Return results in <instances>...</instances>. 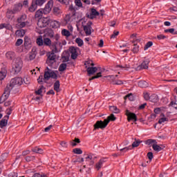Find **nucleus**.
I'll list each match as a JSON object with an SVG mask.
<instances>
[{"mask_svg":"<svg viewBox=\"0 0 177 177\" xmlns=\"http://www.w3.org/2000/svg\"><path fill=\"white\" fill-rule=\"evenodd\" d=\"M74 154H82V149L80 148H75L73 149Z\"/></svg>","mask_w":177,"mask_h":177,"instance_id":"obj_43","label":"nucleus"},{"mask_svg":"<svg viewBox=\"0 0 177 177\" xmlns=\"http://www.w3.org/2000/svg\"><path fill=\"white\" fill-rule=\"evenodd\" d=\"M26 20V16L21 15V17H18L17 19V23H21Z\"/></svg>","mask_w":177,"mask_h":177,"instance_id":"obj_49","label":"nucleus"},{"mask_svg":"<svg viewBox=\"0 0 177 177\" xmlns=\"http://www.w3.org/2000/svg\"><path fill=\"white\" fill-rule=\"evenodd\" d=\"M5 77H6V73L5 72L0 71V81H2V80H4Z\"/></svg>","mask_w":177,"mask_h":177,"instance_id":"obj_57","label":"nucleus"},{"mask_svg":"<svg viewBox=\"0 0 177 177\" xmlns=\"http://www.w3.org/2000/svg\"><path fill=\"white\" fill-rule=\"evenodd\" d=\"M67 68V64L62 63L59 65V71L63 72Z\"/></svg>","mask_w":177,"mask_h":177,"instance_id":"obj_35","label":"nucleus"},{"mask_svg":"<svg viewBox=\"0 0 177 177\" xmlns=\"http://www.w3.org/2000/svg\"><path fill=\"white\" fill-rule=\"evenodd\" d=\"M8 153H4L0 156V164H2L6 158H8Z\"/></svg>","mask_w":177,"mask_h":177,"instance_id":"obj_34","label":"nucleus"},{"mask_svg":"<svg viewBox=\"0 0 177 177\" xmlns=\"http://www.w3.org/2000/svg\"><path fill=\"white\" fill-rule=\"evenodd\" d=\"M69 52L71 53V59L75 60L78 57V53L77 52V48L74 46H71L69 48Z\"/></svg>","mask_w":177,"mask_h":177,"instance_id":"obj_11","label":"nucleus"},{"mask_svg":"<svg viewBox=\"0 0 177 177\" xmlns=\"http://www.w3.org/2000/svg\"><path fill=\"white\" fill-rule=\"evenodd\" d=\"M16 56V54L13 51H8L6 53V57L8 60H13Z\"/></svg>","mask_w":177,"mask_h":177,"instance_id":"obj_18","label":"nucleus"},{"mask_svg":"<svg viewBox=\"0 0 177 177\" xmlns=\"http://www.w3.org/2000/svg\"><path fill=\"white\" fill-rule=\"evenodd\" d=\"M52 8H53V0H50L43 10L44 15H48V13H50Z\"/></svg>","mask_w":177,"mask_h":177,"instance_id":"obj_8","label":"nucleus"},{"mask_svg":"<svg viewBox=\"0 0 177 177\" xmlns=\"http://www.w3.org/2000/svg\"><path fill=\"white\" fill-rule=\"evenodd\" d=\"M21 68H23V60L21 58L17 57L13 61L12 71L14 74H19L21 71Z\"/></svg>","mask_w":177,"mask_h":177,"instance_id":"obj_2","label":"nucleus"},{"mask_svg":"<svg viewBox=\"0 0 177 177\" xmlns=\"http://www.w3.org/2000/svg\"><path fill=\"white\" fill-rule=\"evenodd\" d=\"M75 3L78 8H82V2H81V0H75Z\"/></svg>","mask_w":177,"mask_h":177,"instance_id":"obj_53","label":"nucleus"},{"mask_svg":"<svg viewBox=\"0 0 177 177\" xmlns=\"http://www.w3.org/2000/svg\"><path fill=\"white\" fill-rule=\"evenodd\" d=\"M26 161H27V162H30L31 161H34V160H35V156H26L25 158Z\"/></svg>","mask_w":177,"mask_h":177,"instance_id":"obj_46","label":"nucleus"},{"mask_svg":"<svg viewBox=\"0 0 177 177\" xmlns=\"http://www.w3.org/2000/svg\"><path fill=\"white\" fill-rule=\"evenodd\" d=\"M46 78H53V80H57V74H56L55 71H51L48 76L46 75Z\"/></svg>","mask_w":177,"mask_h":177,"instance_id":"obj_29","label":"nucleus"},{"mask_svg":"<svg viewBox=\"0 0 177 177\" xmlns=\"http://www.w3.org/2000/svg\"><path fill=\"white\" fill-rule=\"evenodd\" d=\"M33 1L37 5V6H42L46 0H33Z\"/></svg>","mask_w":177,"mask_h":177,"instance_id":"obj_38","label":"nucleus"},{"mask_svg":"<svg viewBox=\"0 0 177 177\" xmlns=\"http://www.w3.org/2000/svg\"><path fill=\"white\" fill-rule=\"evenodd\" d=\"M125 115L127 117V121H129V122L131 121H133L134 122H136V121H138V116H136V114L129 111V110L128 109L126 110Z\"/></svg>","mask_w":177,"mask_h":177,"instance_id":"obj_6","label":"nucleus"},{"mask_svg":"<svg viewBox=\"0 0 177 177\" xmlns=\"http://www.w3.org/2000/svg\"><path fill=\"white\" fill-rule=\"evenodd\" d=\"M17 26L19 28H24V27H26V22L25 21L19 22Z\"/></svg>","mask_w":177,"mask_h":177,"instance_id":"obj_54","label":"nucleus"},{"mask_svg":"<svg viewBox=\"0 0 177 177\" xmlns=\"http://www.w3.org/2000/svg\"><path fill=\"white\" fill-rule=\"evenodd\" d=\"M42 89H45L44 86H41L40 88L35 91L36 95H40L41 96H42Z\"/></svg>","mask_w":177,"mask_h":177,"instance_id":"obj_48","label":"nucleus"},{"mask_svg":"<svg viewBox=\"0 0 177 177\" xmlns=\"http://www.w3.org/2000/svg\"><path fill=\"white\" fill-rule=\"evenodd\" d=\"M151 46H153V41H148L144 47V50H147V48H151Z\"/></svg>","mask_w":177,"mask_h":177,"instance_id":"obj_45","label":"nucleus"},{"mask_svg":"<svg viewBox=\"0 0 177 177\" xmlns=\"http://www.w3.org/2000/svg\"><path fill=\"white\" fill-rule=\"evenodd\" d=\"M165 121H168V118H161L158 120V124H162V122H165Z\"/></svg>","mask_w":177,"mask_h":177,"instance_id":"obj_63","label":"nucleus"},{"mask_svg":"<svg viewBox=\"0 0 177 177\" xmlns=\"http://www.w3.org/2000/svg\"><path fill=\"white\" fill-rule=\"evenodd\" d=\"M104 162H106V158H104L100 159L98 161V162L96 163L95 168L97 169V171H99L100 169V168H102V166L103 165Z\"/></svg>","mask_w":177,"mask_h":177,"instance_id":"obj_19","label":"nucleus"},{"mask_svg":"<svg viewBox=\"0 0 177 177\" xmlns=\"http://www.w3.org/2000/svg\"><path fill=\"white\" fill-rule=\"evenodd\" d=\"M124 100L129 99L130 102H133L135 98L133 97V95L132 93L127 94L126 96L124 97Z\"/></svg>","mask_w":177,"mask_h":177,"instance_id":"obj_33","label":"nucleus"},{"mask_svg":"<svg viewBox=\"0 0 177 177\" xmlns=\"http://www.w3.org/2000/svg\"><path fill=\"white\" fill-rule=\"evenodd\" d=\"M4 28H6V30H9L10 31L12 27V25H10V24H4Z\"/></svg>","mask_w":177,"mask_h":177,"instance_id":"obj_60","label":"nucleus"},{"mask_svg":"<svg viewBox=\"0 0 177 177\" xmlns=\"http://www.w3.org/2000/svg\"><path fill=\"white\" fill-rule=\"evenodd\" d=\"M165 32H170V34H174L175 29L174 28L166 29L165 30Z\"/></svg>","mask_w":177,"mask_h":177,"instance_id":"obj_62","label":"nucleus"},{"mask_svg":"<svg viewBox=\"0 0 177 177\" xmlns=\"http://www.w3.org/2000/svg\"><path fill=\"white\" fill-rule=\"evenodd\" d=\"M51 49V53H59V50H57V41H54L50 44V46H48Z\"/></svg>","mask_w":177,"mask_h":177,"instance_id":"obj_13","label":"nucleus"},{"mask_svg":"<svg viewBox=\"0 0 177 177\" xmlns=\"http://www.w3.org/2000/svg\"><path fill=\"white\" fill-rule=\"evenodd\" d=\"M56 53L48 52L46 54L47 59H46V64L49 66L51 68H56L55 67V64H56Z\"/></svg>","mask_w":177,"mask_h":177,"instance_id":"obj_3","label":"nucleus"},{"mask_svg":"<svg viewBox=\"0 0 177 177\" xmlns=\"http://www.w3.org/2000/svg\"><path fill=\"white\" fill-rule=\"evenodd\" d=\"M21 9H23V3H19L14 6L12 10L14 11V13H17V12H20V10H21Z\"/></svg>","mask_w":177,"mask_h":177,"instance_id":"obj_15","label":"nucleus"},{"mask_svg":"<svg viewBox=\"0 0 177 177\" xmlns=\"http://www.w3.org/2000/svg\"><path fill=\"white\" fill-rule=\"evenodd\" d=\"M131 51L133 53H138L139 52V46L138 44H133V48H132Z\"/></svg>","mask_w":177,"mask_h":177,"instance_id":"obj_42","label":"nucleus"},{"mask_svg":"<svg viewBox=\"0 0 177 177\" xmlns=\"http://www.w3.org/2000/svg\"><path fill=\"white\" fill-rule=\"evenodd\" d=\"M38 6L35 3L34 0H32L30 6L28 8V12L34 13L37 10Z\"/></svg>","mask_w":177,"mask_h":177,"instance_id":"obj_14","label":"nucleus"},{"mask_svg":"<svg viewBox=\"0 0 177 177\" xmlns=\"http://www.w3.org/2000/svg\"><path fill=\"white\" fill-rule=\"evenodd\" d=\"M62 34L64 35V37H70V35H71L70 31L66 29H63L62 30Z\"/></svg>","mask_w":177,"mask_h":177,"instance_id":"obj_39","label":"nucleus"},{"mask_svg":"<svg viewBox=\"0 0 177 177\" xmlns=\"http://www.w3.org/2000/svg\"><path fill=\"white\" fill-rule=\"evenodd\" d=\"M50 26L52 28H59L60 27V22L50 19Z\"/></svg>","mask_w":177,"mask_h":177,"instance_id":"obj_16","label":"nucleus"},{"mask_svg":"<svg viewBox=\"0 0 177 177\" xmlns=\"http://www.w3.org/2000/svg\"><path fill=\"white\" fill-rule=\"evenodd\" d=\"M42 15H44V12H42V10L39 9L38 10L36 11L35 15V19H41L42 17Z\"/></svg>","mask_w":177,"mask_h":177,"instance_id":"obj_25","label":"nucleus"},{"mask_svg":"<svg viewBox=\"0 0 177 177\" xmlns=\"http://www.w3.org/2000/svg\"><path fill=\"white\" fill-rule=\"evenodd\" d=\"M59 89H60V82L59 80H57L54 83V91H56V92H59Z\"/></svg>","mask_w":177,"mask_h":177,"instance_id":"obj_31","label":"nucleus"},{"mask_svg":"<svg viewBox=\"0 0 177 177\" xmlns=\"http://www.w3.org/2000/svg\"><path fill=\"white\" fill-rule=\"evenodd\" d=\"M140 143H142V141L140 140L135 138V141L132 144V147H138Z\"/></svg>","mask_w":177,"mask_h":177,"instance_id":"obj_37","label":"nucleus"},{"mask_svg":"<svg viewBox=\"0 0 177 177\" xmlns=\"http://www.w3.org/2000/svg\"><path fill=\"white\" fill-rule=\"evenodd\" d=\"M152 148L154 150V151H161V150H163L164 148H162L161 146L157 145V144H153L152 145Z\"/></svg>","mask_w":177,"mask_h":177,"instance_id":"obj_28","label":"nucleus"},{"mask_svg":"<svg viewBox=\"0 0 177 177\" xmlns=\"http://www.w3.org/2000/svg\"><path fill=\"white\" fill-rule=\"evenodd\" d=\"M69 10L72 12V16H77V13L75 12V8L73 5L69 6Z\"/></svg>","mask_w":177,"mask_h":177,"instance_id":"obj_44","label":"nucleus"},{"mask_svg":"<svg viewBox=\"0 0 177 177\" xmlns=\"http://www.w3.org/2000/svg\"><path fill=\"white\" fill-rule=\"evenodd\" d=\"M32 151H33V153H37V154H42V153H44V149L38 147H35L32 149Z\"/></svg>","mask_w":177,"mask_h":177,"instance_id":"obj_26","label":"nucleus"},{"mask_svg":"<svg viewBox=\"0 0 177 177\" xmlns=\"http://www.w3.org/2000/svg\"><path fill=\"white\" fill-rule=\"evenodd\" d=\"M43 44L46 45V46H49L52 44V40L48 37H46L43 40Z\"/></svg>","mask_w":177,"mask_h":177,"instance_id":"obj_32","label":"nucleus"},{"mask_svg":"<svg viewBox=\"0 0 177 177\" xmlns=\"http://www.w3.org/2000/svg\"><path fill=\"white\" fill-rule=\"evenodd\" d=\"M50 23V18L49 17L39 18L37 21V26L39 28H45L47 26H49Z\"/></svg>","mask_w":177,"mask_h":177,"instance_id":"obj_5","label":"nucleus"},{"mask_svg":"<svg viewBox=\"0 0 177 177\" xmlns=\"http://www.w3.org/2000/svg\"><path fill=\"white\" fill-rule=\"evenodd\" d=\"M10 95V90L8 88H5L3 94L0 97V104H2V103H3V102H5L8 99V97H9Z\"/></svg>","mask_w":177,"mask_h":177,"instance_id":"obj_10","label":"nucleus"},{"mask_svg":"<svg viewBox=\"0 0 177 177\" xmlns=\"http://www.w3.org/2000/svg\"><path fill=\"white\" fill-rule=\"evenodd\" d=\"M86 71H87L88 75H92V74H95V73H96L97 71V68L93 67V66L88 67V68H87Z\"/></svg>","mask_w":177,"mask_h":177,"instance_id":"obj_20","label":"nucleus"},{"mask_svg":"<svg viewBox=\"0 0 177 177\" xmlns=\"http://www.w3.org/2000/svg\"><path fill=\"white\" fill-rule=\"evenodd\" d=\"M92 24H93V23L90 21L86 24V25H82L86 35H91V34H92Z\"/></svg>","mask_w":177,"mask_h":177,"instance_id":"obj_7","label":"nucleus"},{"mask_svg":"<svg viewBox=\"0 0 177 177\" xmlns=\"http://www.w3.org/2000/svg\"><path fill=\"white\" fill-rule=\"evenodd\" d=\"M75 42L77 44L78 46H82L84 45V40L80 37L76 38Z\"/></svg>","mask_w":177,"mask_h":177,"instance_id":"obj_40","label":"nucleus"},{"mask_svg":"<svg viewBox=\"0 0 177 177\" xmlns=\"http://www.w3.org/2000/svg\"><path fill=\"white\" fill-rule=\"evenodd\" d=\"M149 102L157 103V102H158V96L156 94L151 95L149 97Z\"/></svg>","mask_w":177,"mask_h":177,"instance_id":"obj_23","label":"nucleus"},{"mask_svg":"<svg viewBox=\"0 0 177 177\" xmlns=\"http://www.w3.org/2000/svg\"><path fill=\"white\" fill-rule=\"evenodd\" d=\"M91 14L95 16H99V15H100V13L97 12L95 8H91Z\"/></svg>","mask_w":177,"mask_h":177,"instance_id":"obj_55","label":"nucleus"},{"mask_svg":"<svg viewBox=\"0 0 177 177\" xmlns=\"http://www.w3.org/2000/svg\"><path fill=\"white\" fill-rule=\"evenodd\" d=\"M53 12L55 15H60V8L59 7H55L53 8Z\"/></svg>","mask_w":177,"mask_h":177,"instance_id":"obj_56","label":"nucleus"},{"mask_svg":"<svg viewBox=\"0 0 177 177\" xmlns=\"http://www.w3.org/2000/svg\"><path fill=\"white\" fill-rule=\"evenodd\" d=\"M23 44V39H18L15 43V46H20Z\"/></svg>","mask_w":177,"mask_h":177,"instance_id":"obj_59","label":"nucleus"},{"mask_svg":"<svg viewBox=\"0 0 177 177\" xmlns=\"http://www.w3.org/2000/svg\"><path fill=\"white\" fill-rule=\"evenodd\" d=\"M62 62L63 63H67V62H69L70 60V57L69 56H62Z\"/></svg>","mask_w":177,"mask_h":177,"instance_id":"obj_52","label":"nucleus"},{"mask_svg":"<svg viewBox=\"0 0 177 177\" xmlns=\"http://www.w3.org/2000/svg\"><path fill=\"white\" fill-rule=\"evenodd\" d=\"M8 121H9V115H5L0 121V128H5L8 125Z\"/></svg>","mask_w":177,"mask_h":177,"instance_id":"obj_12","label":"nucleus"},{"mask_svg":"<svg viewBox=\"0 0 177 177\" xmlns=\"http://www.w3.org/2000/svg\"><path fill=\"white\" fill-rule=\"evenodd\" d=\"M149 62L148 60L144 61L140 66H138L137 70L149 68Z\"/></svg>","mask_w":177,"mask_h":177,"instance_id":"obj_17","label":"nucleus"},{"mask_svg":"<svg viewBox=\"0 0 177 177\" xmlns=\"http://www.w3.org/2000/svg\"><path fill=\"white\" fill-rule=\"evenodd\" d=\"M147 157H148L149 161H151L154 158V155H153V152H148Z\"/></svg>","mask_w":177,"mask_h":177,"instance_id":"obj_50","label":"nucleus"},{"mask_svg":"<svg viewBox=\"0 0 177 177\" xmlns=\"http://www.w3.org/2000/svg\"><path fill=\"white\" fill-rule=\"evenodd\" d=\"M58 2H60V3H62L63 5H68L70 0H57Z\"/></svg>","mask_w":177,"mask_h":177,"instance_id":"obj_58","label":"nucleus"},{"mask_svg":"<svg viewBox=\"0 0 177 177\" xmlns=\"http://www.w3.org/2000/svg\"><path fill=\"white\" fill-rule=\"evenodd\" d=\"M145 100H150V94L149 93H144Z\"/></svg>","mask_w":177,"mask_h":177,"instance_id":"obj_61","label":"nucleus"},{"mask_svg":"<svg viewBox=\"0 0 177 177\" xmlns=\"http://www.w3.org/2000/svg\"><path fill=\"white\" fill-rule=\"evenodd\" d=\"M115 120H117V118H115L114 114L111 113L106 119L104 120V121H97L94 124V129H104V128L109 125V122H110V121H115Z\"/></svg>","mask_w":177,"mask_h":177,"instance_id":"obj_1","label":"nucleus"},{"mask_svg":"<svg viewBox=\"0 0 177 177\" xmlns=\"http://www.w3.org/2000/svg\"><path fill=\"white\" fill-rule=\"evenodd\" d=\"M169 107H174L176 110H177V104L176 102L171 101L169 104Z\"/></svg>","mask_w":177,"mask_h":177,"instance_id":"obj_51","label":"nucleus"},{"mask_svg":"<svg viewBox=\"0 0 177 177\" xmlns=\"http://www.w3.org/2000/svg\"><path fill=\"white\" fill-rule=\"evenodd\" d=\"M21 84H23V79L21 77H15L11 80L9 84H7L6 89H9L10 92L15 86L21 85Z\"/></svg>","mask_w":177,"mask_h":177,"instance_id":"obj_4","label":"nucleus"},{"mask_svg":"<svg viewBox=\"0 0 177 177\" xmlns=\"http://www.w3.org/2000/svg\"><path fill=\"white\" fill-rule=\"evenodd\" d=\"M96 156L93 153H89L87 157H86V161L88 163V165H93L95 164V160H96Z\"/></svg>","mask_w":177,"mask_h":177,"instance_id":"obj_9","label":"nucleus"},{"mask_svg":"<svg viewBox=\"0 0 177 177\" xmlns=\"http://www.w3.org/2000/svg\"><path fill=\"white\" fill-rule=\"evenodd\" d=\"M50 38H53V39L55 40V42H57L60 38V36L58 34L53 36V32H51L50 33Z\"/></svg>","mask_w":177,"mask_h":177,"instance_id":"obj_36","label":"nucleus"},{"mask_svg":"<svg viewBox=\"0 0 177 177\" xmlns=\"http://www.w3.org/2000/svg\"><path fill=\"white\" fill-rule=\"evenodd\" d=\"M15 14H16V12H15L13 11V10L8 9L6 16L7 19H13V17H14L13 15H15Z\"/></svg>","mask_w":177,"mask_h":177,"instance_id":"obj_22","label":"nucleus"},{"mask_svg":"<svg viewBox=\"0 0 177 177\" xmlns=\"http://www.w3.org/2000/svg\"><path fill=\"white\" fill-rule=\"evenodd\" d=\"M109 109L112 113H115V114H118V113H120V110L115 106H110Z\"/></svg>","mask_w":177,"mask_h":177,"instance_id":"obj_30","label":"nucleus"},{"mask_svg":"<svg viewBox=\"0 0 177 177\" xmlns=\"http://www.w3.org/2000/svg\"><path fill=\"white\" fill-rule=\"evenodd\" d=\"M138 86L140 88H147V86H149V83L145 80H140L138 82Z\"/></svg>","mask_w":177,"mask_h":177,"instance_id":"obj_24","label":"nucleus"},{"mask_svg":"<svg viewBox=\"0 0 177 177\" xmlns=\"http://www.w3.org/2000/svg\"><path fill=\"white\" fill-rule=\"evenodd\" d=\"M118 34H120V32L114 31L113 34L111 35V39H112V38H115Z\"/></svg>","mask_w":177,"mask_h":177,"instance_id":"obj_64","label":"nucleus"},{"mask_svg":"<svg viewBox=\"0 0 177 177\" xmlns=\"http://www.w3.org/2000/svg\"><path fill=\"white\" fill-rule=\"evenodd\" d=\"M70 143L73 147H75V146H77V143H81V140L80 138H75L74 140L71 141Z\"/></svg>","mask_w":177,"mask_h":177,"instance_id":"obj_27","label":"nucleus"},{"mask_svg":"<svg viewBox=\"0 0 177 177\" xmlns=\"http://www.w3.org/2000/svg\"><path fill=\"white\" fill-rule=\"evenodd\" d=\"M37 44L39 46H42V45H44V39H42V37L37 39Z\"/></svg>","mask_w":177,"mask_h":177,"instance_id":"obj_47","label":"nucleus"},{"mask_svg":"<svg viewBox=\"0 0 177 177\" xmlns=\"http://www.w3.org/2000/svg\"><path fill=\"white\" fill-rule=\"evenodd\" d=\"M24 46L25 48H30L31 46V39L27 36L24 37Z\"/></svg>","mask_w":177,"mask_h":177,"instance_id":"obj_21","label":"nucleus"},{"mask_svg":"<svg viewBox=\"0 0 177 177\" xmlns=\"http://www.w3.org/2000/svg\"><path fill=\"white\" fill-rule=\"evenodd\" d=\"M102 77V72H99L96 74V75L91 77L88 79V81H93V80H96L97 78H100Z\"/></svg>","mask_w":177,"mask_h":177,"instance_id":"obj_41","label":"nucleus"}]
</instances>
